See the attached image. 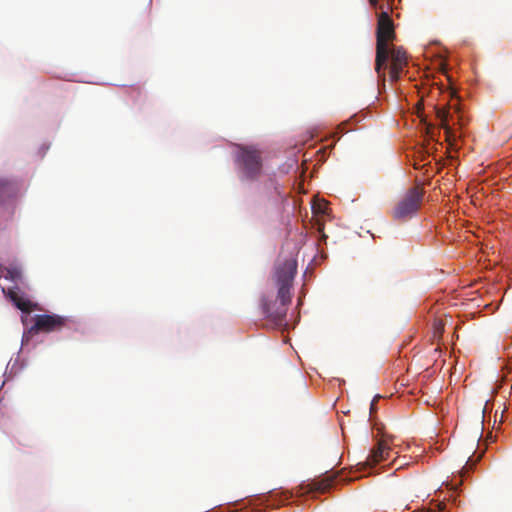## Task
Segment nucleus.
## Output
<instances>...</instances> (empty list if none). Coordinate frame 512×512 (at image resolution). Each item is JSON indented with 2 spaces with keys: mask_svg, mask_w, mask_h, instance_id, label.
Segmentation results:
<instances>
[{
  "mask_svg": "<svg viewBox=\"0 0 512 512\" xmlns=\"http://www.w3.org/2000/svg\"><path fill=\"white\" fill-rule=\"evenodd\" d=\"M297 273V261L288 258L275 266L274 279L278 287V298L291 300V287Z\"/></svg>",
  "mask_w": 512,
  "mask_h": 512,
  "instance_id": "nucleus-4",
  "label": "nucleus"
},
{
  "mask_svg": "<svg viewBox=\"0 0 512 512\" xmlns=\"http://www.w3.org/2000/svg\"><path fill=\"white\" fill-rule=\"evenodd\" d=\"M291 300L283 301V299H279L273 303H265L263 305V312L266 318L271 321L275 326L281 327L284 325L287 307L290 304Z\"/></svg>",
  "mask_w": 512,
  "mask_h": 512,
  "instance_id": "nucleus-6",
  "label": "nucleus"
},
{
  "mask_svg": "<svg viewBox=\"0 0 512 512\" xmlns=\"http://www.w3.org/2000/svg\"><path fill=\"white\" fill-rule=\"evenodd\" d=\"M426 512H432L431 510H427Z\"/></svg>",
  "mask_w": 512,
  "mask_h": 512,
  "instance_id": "nucleus-17",
  "label": "nucleus"
},
{
  "mask_svg": "<svg viewBox=\"0 0 512 512\" xmlns=\"http://www.w3.org/2000/svg\"><path fill=\"white\" fill-rule=\"evenodd\" d=\"M436 117L440 122V126L445 130L448 137L454 136L453 129L449 125L450 106L436 107Z\"/></svg>",
  "mask_w": 512,
  "mask_h": 512,
  "instance_id": "nucleus-10",
  "label": "nucleus"
},
{
  "mask_svg": "<svg viewBox=\"0 0 512 512\" xmlns=\"http://www.w3.org/2000/svg\"><path fill=\"white\" fill-rule=\"evenodd\" d=\"M424 194L422 186L415 185L408 188L392 208V218L396 221H407L414 217L421 208Z\"/></svg>",
  "mask_w": 512,
  "mask_h": 512,
  "instance_id": "nucleus-2",
  "label": "nucleus"
},
{
  "mask_svg": "<svg viewBox=\"0 0 512 512\" xmlns=\"http://www.w3.org/2000/svg\"><path fill=\"white\" fill-rule=\"evenodd\" d=\"M380 397H381L380 395H377L371 401V404H370V414H373V413L376 412V409H377L376 402L378 401V399H380Z\"/></svg>",
  "mask_w": 512,
  "mask_h": 512,
  "instance_id": "nucleus-14",
  "label": "nucleus"
},
{
  "mask_svg": "<svg viewBox=\"0 0 512 512\" xmlns=\"http://www.w3.org/2000/svg\"><path fill=\"white\" fill-rule=\"evenodd\" d=\"M0 272H5L4 277L12 282H19L22 280V270L18 266H0Z\"/></svg>",
  "mask_w": 512,
  "mask_h": 512,
  "instance_id": "nucleus-12",
  "label": "nucleus"
},
{
  "mask_svg": "<svg viewBox=\"0 0 512 512\" xmlns=\"http://www.w3.org/2000/svg\"><path fill=\"white\" fill-rule=\"evenodd\" d=\"M393 453L392 448L388 444L387 439H380L376 445L371 449L370 454L367 456L366 461L362 464V469L374 467L376 464L386 461Z\"/></svg>",
  "mask_w": 512,
  "mask_h": 512,
  "instance_id": "nucleus-7",
  "label": "nucleus"
},
{
  "mask_svg": "<svg viewBox=\"0 0 512 512\" xmlns=\"http://www.w3.org/2000/svg\"><path fill=\"white\" fill-rule=\"evenodd\" d=\"M66 324V319L62 316L52 314H41L34 317V325L28 330L27 334L33 336L38 332H53L61 330Z\"/></svg>",
  "mask_w": 512,
  "mask_h": 512,
  "instance_id": "nucleus-5",
  "label": "nucleus"
},
{
  "mask_svg": "<svg viewBox=\"0 0 512 512\" xmlns=\"http://www.w3.org/2000/svg\"><path fill=\"white\" fill-rule=\"evenodd\" d=\"M378 1H379V0H369L370 4H371L373 7H377V5H378Z\"/></svg>",
  "mask_w": 512,
  "mask_h": 512,
  "instance_id": "nucleus-16",
  "label": "nucleus"
},
{
  "mask_svg": "<svg viewBox=\"0 0 512 512\" xmlns=\"http://www.w3.org/2000/svg\"><path fill=\"white\" fill-rule=\"evenodd\" d=\"M235 163L241 177L246 180H256L262 171L261 152L253 146L236 145Z\"/></svg>",
  "mask_w": 512,
  "mask_h": 512,
  "instance_id": "nucleus-3",
  "label": "nucleus"
},
{
  "mask_svg": "<svg viewBox=\"0 0 512 512\" xmlns=\"http://www.w3.org/2000/svg\"><path fill=\"white\" fill-rule=\"evenodd\" d=\"M444 331V325L441 321H435L434 322V333L435 336H440Z\"/></svg>",
  "mask_w": 512,
  "mask_h": 512,
  "instance_id": "nucleus-13",
  "label": "nucleus"
},
{
  "mask_svg": "<svg viewBox=\"0 0 512 512\" xmlns=\"http://www.w3.org/2000/svg\"><path fill=\"white\" fill-rule=\"evenodd\" d=\"M17 191L18 188L15 182L0 178V201L14 196Z\"/></svg>",
  "mask_w": 512,
  "mask_h": 512,
  "instance_id": "nucleus-11",
  "label": "nucleus"
},
{
  "mask_svg": "<svg viewBox=\"0 0 512 512\" xmlns=\"http://www.w3.org/2000/svg\"><path fill=\"white\" fill-rule=\"evenodd\" d=\"M334 480L335 477L333 476L314 479L311 482L301 484L299 487V492L302 494L312 492L324 493L328 491V489L333 485Z\"/></svg>",
  "mask_w": 512,
  "mask_h": 512,
  "instance_id": "nucleus-8",
  "label": "nucleus"
},
{
  "mask_svg": "<svg viewBox=\"0 0 512 512\" xmlns=\"http://www.w3.org/2000/svg\"><path fill=\"white\" fill-rule=\"evenodd\" d=\"M445 507L446 505L443 502L437 504L438 511H443Z\"/></svg>",
  "mask_w": 512,
  "mask_h": 512,
  "instance_id": "nucleus-15",
  "label": "nucleus"
},
{
  "mask_svg": "<svg viewBox=\"0 0 512 512\" xmlns=\"http://www.w3.org/2000/svg\"><path fill=\"white\" fill-rule=\"evenodd\" d=\"M396 37L393 20L387 11L378 15L376 29L375 71L379 80H386L385 70L389 68L391 82H397L408 64V56L401 46H390L389 42Z\"/></svg>",
  "mask_w": 512,
  "mask_h": 512,
  "instance_id": "nucleus-1",
  "label": "nucleus"
},
{
  "mask_svg": "<svg viewBox=\"0 0 512 512\" xmlns=\"http://www.w3.org/2000/svg\"><path fill=\"white\" fill-rule=\"evenodd\" d=\"M2 292L6 298H8L19 310L24 313H29L36 307V304L20 296L14 288L2 287Z\"/></svg>",
  "mask_w": 512,
  "mask_h": 512,
  "instance_id": "nucleus-9",
  "label": "nucleus"
}]
</instances>
